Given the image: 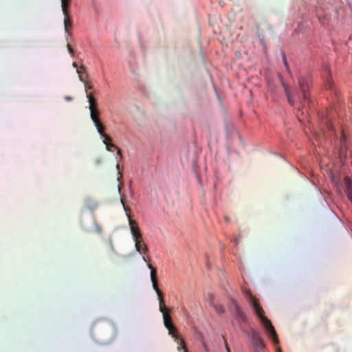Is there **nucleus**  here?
Returning <instances> with one entry per match:
<instances>
[{
  "mask_svg": "<svg viewBox=\"0 0 352 352\" xmlns=\"http://www.w3.org/2000/svg\"><path fill=\"white\" fill-rule=\"evenodd\" d=\"M148 267L151 270V279L153 284V289L155 291L159 300V309L162 314L163 321L165 327L168 331V334L174 338L175 341L178 344V349L182 348L184 352H188V349L186 347L184 340L178 335L177 329L173 323L171 316L169 314L168 309L166 307L164 301L163 293L158 288L157 278V270L151 264L148 265Z\"/></svg>",
  "mask_w": 352,
  "mask_h": 352,
  "instance_id": "obj_1",
  "label": "nucleus"
},
{
  "mask_svg": "<svg viewBox=\"0 0 352 352\" xmlns=\"http://www.w3.org/2000/svg\"><path fill=\"white\" fill-rule=\"evenodd\" d=\"M250 301H251L252 305L253 307V309L254 310V312L257 315V316L259 318V319L261 320L263 326L265 327L268 336L270 337L272 340L275 344L278 343V336L276 334V332L274 327H273L271 321L267 317H265L264 316V311H263V308L260 306L257 300L254 296H252L251 294L250 295Z\"/></svg>",
  "mask_w": 352,
  "mask_h": 352,
  "instance_id": "obj_2",
  "label": "nucleus"
},
{
  "mask_svg": "<svg viewBox=\"0 0 352 352\" xmlns=\"http://www.w3.org/2000/svg\"><path fill=\"white\" fill-rule=\"evenodd\" d=\"M228 309L239 322H245L247 321L245 312L233 298H230L228 304Z\"/></svg>",
  "mask_w": 352,
  "mask_h": 352,
  "instance_id": "obj_3",
  "label": "nucleus"
},
{
  "mask_svg": "<svg viewBox=\"0 0 352 352\" xmlns=\"http://www.w3.org/2000/svg\"><path fill=\"white\" fill-rule=\"evenodd\" d=\"M248 337L256 351H262L265 349V344L261 333L258 331L254 329H251L248 333Z\"/></svg>",
  "mask_w": 352,
  "mask_h": 352,
  "instance_id": "obj_4",
  "label": "nucleus"
},
{
  "mask_svg": "<svg viewBox=\"0 0 352 352\" xmlns=\"http://www.w3.org/2000/svg\"><path fill=\"white\" fill-rule=\"evenodd\" d=\"M309 80L307 78L305 77H300L298 80V85L300 88V93L302 96V98L300 96L298 97V100L300 103L305 102V101L309 100Z\"/></svg>",
  "mask_w": 352,
  "mask_h": 352,
  "instance_id": "obj_5",
  "label": "nucleus"
},
{
  "mask_svg": "<svg viewBox=\"0 0 352 352\" xmlns=\"http://www.w3.org/2000/svg\"><path fill=\"white\" fill-rule=\"evenodd\" d=\"M100 110L95 109L94 110L90 111V118L94 122L98 133L100 135H103V131L105 130L104 125L102 123L100 119Z\"/></svg>",
  "mask_w": 352,
  "mask_h": 352,
  "instance_id": "obj_6",
  "label": "nucleus"
},
{
  "mask_svg": "<svg viewBox=\"0 0 352 352\" xmlns=\"http://www.w3.org/2000/svg\"><path fill=\"white\" fill-rule=\"evenodd\" d=\"M122 202H123V201H122ZM122 204L124 206V210L126 211V214L129 217V223L130 226V230H131V234L133 235L134 240L139 239L140 238H141L142 236L140 230L139 229V227L138 226V223L135 221H134L130 218V214L127 212V208L125 207L124 203H122Z\"/></svg>",
  "mask_w": 352,
  "mask_h": 352,
  "instance_id": "obj_7",
  "label": "nucleus"
},
{
  "mask_svg": "<svg viewBox=\"0 0 352 352\" xmlns=\"http://www.w3.org/2000/svg\"><path fill=\"white\" fill-rule=\"evenodd\" d=\"M82 72H83L85 73L86 78L89 77V74L87 72L86 67L83 65H82L80 67V69H78V74L79 80L84 83L85 89V92H86V96H87V93H89V90L92 89L94 87H93V85L90 82H87V80H85L83 78V76L81 75Z\"/></svg>",
  "mask_w": 352,
  "mask_h": 352,
  "instance_id": "obj_8",
  "label": "nucleus"
},
{
  "mask_svg": "<svg viewBox=\"0 0 352 352\" xmlns=\"http://www.w3.org/2000/svg\"><path fill=\"white\" fill-rule=\"evenodd\" d=\"M135 241V247L137 252L140 254H146L148 252V249L146 245L144 243L142 237Z\"/></svg>",
  "mask_w": 352,
  "mask_h": 352,
  "instance_id": "obj_9",
  "label": "nucleus"
},
{
  "mask_svg": "<svg viewBox=\"0 0 352 352\" xmlns=\"http://www.w3.org/2000/svg\"><path fill=\"white\" fill-rule=\"evenodd\" d=\"M100 136L104 138L103 143L106 145V148L107 151H111L112 148L116 149L118 148L114 144L111 142V138L106 134L104 131H103V135H100Z\"/></svg>",
  "mask_w": 352,
  "mask_h": 352,
  "instance_id": "obj_10",
  "label": "nucleus"
},
{
  "mask_svg": "<svg viewBox=\"0 0 352 352\" xmlns=\"http://www.w3.org/2000/svg\"><path fill=\"white\" fill-rule=\"evenodd\" d=\"M279 78H280V80L281 82V84H282V85L283 86V87L285 89V94H286V96L287 97L288 102H289V104L291 105H294V104H295V99L292 96L288 86L283 81V76L281 75L279 76Z\"/></svg>",
  "mask_w": 352,
  "mask_h": 352,
  "instance_id": "obj_11",
  "label": "nucleus"
},
{
  "mask_svg": "<svg viewBox=\"0 0 352 352\" xmlns=\"http://www.w3.org/2000/svg\"><path fill=\"white\" fill-rule=\"evenodd\" d=\"M344 184L349 199L352 202V181L348 177L344 178Z\"/></svg>",
  "mask_w": 352,
  "mask_h": 352,
  "instance_id": "obj_12",
  "label": "nucleus"
},
{
  "mask_svg": "<svg viewBox=\"0 0 352 352\" xmlns=\"http://www.w3.org/2000/svg\"><path fill=\"white\" fill-rule=\"evenodd\" d=\"M87 98L88 99V102L89 103V111L94 110L95 109H98V104L95 98L92 96L91 93H87Z\"/></svg>",
  "mask_w": 352,
  "mask_h": 352,
  "instance_id": "obj_13",
  "label": "nucleus"
},
{
  "mask_svg": "<svg viewBox=\"0 0 352 352\" xmlns=\"http://www.w3.org/2000/svg\"><path fill=\"white\" fill-rule=\"evenodd\" d=\"M61 1V8L64 16H67L69 14V8L70 4V0H60Z\"/></svg>",
  "mask_w": 352,
  "mask_h": 352,
  "instance_id": "obj_14",
  "label": "nucleus"
},
{
  "mask_svg": "<svg viewBox=\"0 0 352 352\" xmlns=\"http://www.w3.org/2000/svg\"><path fill=\"white\" fill-rule=\"evenodd\" d=\"M210 305L214 307L217 313H218L219 314H222L225 312V309L222 305L214 304L212 300H211Z\"/></svg>",
  "mask_w": 352,
  "mask_h": 352,
  "instance_id": "obj_15",
  "label": "nucleus"
},
{
  "mask_svg": "<svg viewBox=\"0 0 352 352\" xmlns=\"http://www.w3.org/2000/svg\"><path fill=\"white\" fill-rule=\"evenodd\" d=\"M72 22L69 18V15L64 16V27L66 32H69V29L72 28Z\"/></svg>",
  "mask_w": 352,
  "mask_h": 352,
  "instance_id": "obj_16",
  "label": "nucleus"
},
{
  "mask_svg": "<svg viewBox=\"0 0 352 352\" xmlns=\"http://www.w3.org/2000/svg\"><path fill=\"white\" fill-rule=\"evenodd\" d=\"M85 203L87 206H89V207H91V208H95L96 207L95 202L90 199H86Z\"/></svg>",
  "mask_w": 352,
  "mask_h": 352,
  "instance_id": "obj_17",
  "label": "nucleus"
},
{
  "mask_svg": "<svg viewBox=\"0 0 352 352\" xmlns=\"http://www.w3.org/2000/svg\"><path fill=\"white\" fill-rule=\"evenodd\" d=\"M67 50H68L69 54H71V56H74V51L72 49V47L70 46V45L67 44Z\"/></svg>",
  "mask_w": 352,
  "mask_h": 352,
  "instance_id": "obj_18",
  "label": "nucleus"
},
{
  "mask_svg": "<svg viewBox=\"0 0 352 352\" xmlns=\"http://www.w3.org/2000/svg\"><path fill=\"white\" fill-rule=\"evenodd\" d=\"M116 150H117V155L120 156V158H121L122 157L121 150L118 148H117Z\"/></svg>",
  "mask_w": 352,
  "mask_h": 352,
  "instance_id": "obj_19",
  "label": "nucleus"
},
{
  "mask_svg": "<svg viewBox=\"0 0 352 352\" xmlns=\"http://www.w3.org/2000/svg\"><path fill=\"white\" fill-rule=\"evenodd\" d=\"M72 65L74 67L76 68V72L78 73V69H80V67H78L77 63L76 62H74Z\"/></svg>",
  "mask_w": 352,
  "mask_h": 352,
  "instance_id": "obj_20",
  "label": "nucleus"
},
{
  "mask_svg": "<svg viewBox=\"0 0 352 352\" xmlns=\"http://www.w3.org/2000/svg\"><path fill=\"white\" fill-rule=\"evenodd\" d=\"M110 247H111L112 251L115 252V249H114V247H113V245L112 242L110 243Z\"/></svg>",
  "mask_w": 352,
  "mask_h": 352,
  "instance_id": "obj_21",
  "label": "nucleus"
},
{
  "mask_svg": "<svg viewBox=\"0 0 352 352\" xmlns=\"http://www.w3.org/2000/svg\"><path fill=\"white\" fill-rule=\"evenodd\" d=\"M284 63H285V67H287V69H288V65H287V62H286L285 58H284Z\"/></svg>",
  "mask_w": 352,
  "mask_h": 352,
  "instance_id": "obj_22",
  "label": "nucleus"
},
{
  "mask_svg": "<svg viewBox=\"0 0 352 352\" xmlns=\"http://www.w3.org/2000/svg\"><path fill=\"white\" fill-rule=\"evenodd\" d=\"M96 164H100V163H101V162H102V160H101V159H98V160H96Z\"/></svg>",
  "mask_w": 352,
  "mask_h": 352,
  "instance_id": "obj_23",
  "label": "nucleus"
},
{
  "mask_svg": "<svg viewBox=\"0 0 352 352\" xmlns=\"http://www.w3.org/2000/svg\"><path fill=\"white\" fill-rule=\"evenodd\" d=\"M81 75L83 76V78L86 80L87 78L85 77V74L83 72H81Z\"/></svg>",
  "mask_w": 352,
  "mask_h": 352,
  "instance_id": "obj_24",
  "label": "nucleus"
},
{
  "mask_svg": "<svg viewBox=\"0 0 352 352\" xmlns=\"http://www.w3.org/2000/svg\"><path fill=\"white\" fill-rule=\"evenodd\" d=\"M65 100H72V98H71V97H69V96H66V97H65Z\"/></svg>",
  "mask_w": 352,
  "mask_h": 352,
  "instance_id": "obj_25",
  "label": "nucleus"
},
{
  "mask_svg": "<svg viewBox=\"0 0 352 352\" xmlns=\"http://www.w3.org/2000/svg\"><path fill=\"white\" fill-rule=\"evenodd\" d=\"M276 352H282L280 347L277 348Z\"/></svg>",
  "mask_w": 352,
  "mask_h": 352,
  "instance_id": "obj_26",
  "label": "nucleus"
},
{
  "mask_svg": "<svg viewBox=\"0 0 352 352\" xmlns=\"http://www.w3.org/2000/svg\"><path fill=\"white\" fill-rule=\"evenodd\" d=\"M142 260H143L144 261L146 262V260L145 257H144V256L142 257Z\"/></svg>",
  "mask_w": 352,
  "mask_h": 352,
  "instance_id": "obj_27",
  "label": "nucleus"
},
{
  "mask_svg": "<svg viewBox=\"0 0 352 352\" xmlns=\"http://www.w3.org/2000/svg\"><path fill=\"white\" fill-rule=\"evenodd\" d=\"M119 166H119V164H117V165H116V168H117L118 169H119Z\"/></svg>",
  "mask_w": 352,
  "mask_h": 352,
  "instance_id": "obj_28",
  "label": "nucleus"
},
{
  "mask_svg": "<svg viewBox=\"0 0 352 352\" xmlns=\"http://www.w3.org/2000/svg\"><path fill=\"white\" fill-rule=\"evenodd\" d=\"M226 348H227L228 351V352H230V349H229V348L228 347V346H227V345H226Z\"/></svg>",
  "mask_w": 352,
  "mask_h": 352,
  "instance_id": "obj_29",
  "label": "nucleus"
},
{
  "mask_svg": "<svg viewBox=\"0 0 352 352\" xmlns=\"http://www.w3.org/2000/svg\"><path fill=\"white\" fill-rule=\"evenodd\" d=\"M256 352H264V351H263V350H262V351H256Z\"/></svg>",
  "mask_w": 352,
  "mask_h": 352,
  "instance_id": "obj_30",
  "label": "nucleus"
}]
</instances>
